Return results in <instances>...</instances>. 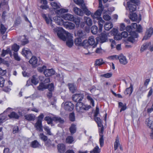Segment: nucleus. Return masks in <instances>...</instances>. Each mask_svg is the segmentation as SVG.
I'll use <instances>...</instances> for the list:
<instances>
[{"label": "nucleus", "mask_w": 153, "mask_h": 153, "mask_svg": "<svg viewBox=\"0 0 153 153\" xmlns=\"http://www.w3.org/2000/svg\"><path fill=\"white\" fill-rule=\"evenodd\" d=\"M54 32L56 33L58 36L63 41H66V45L69 47H71L73 45L71 34L65 31L62 28L56 27L53 29Z\"/></svg>", "instance_id": "obj_1"}, {"label": "nucleus", "mask_w": 153, "mask_h": 153, "mask_svg": "<svg viewBox=\"0 0 153 153\" xmlns=\"http://www.w3.org/2000/svg\"><path fill=\"white\" fill-rule=\"evenodd\" d=\"M103 11V9H98L94 14H92L91 15V16L94 19H96L98 20V23L99 25V31L101 32L103 26V24L105 22L100 17L102 12Z\"/></svg>", "instance_id": "obj_2"}, {"label": "nucleus", "mask_w": 153, "mask_h": 153, "mask_svg": "<svg viewBox=\"0 0 153 153\" xmlns=\"http://www.w3.org/2000/svg\"><path fill=\"white\" fill-rule=\"evenodd\" d=\"M89 105H86L82 102H78L76 105V111L79 113L84 112L85 111L88 110L91 108Z\"/></svg>", "instance_id": "obj_3"}, {"label": "nucleus", "mask_w": 153, "mask_h": 153, "mask_svg": "<svg viewBox=\"0 0 153 153\" xmlns=\"http://www.w3.org/2000/svg\"><path fill=\"white\" fill-rule=\"evenodd\" d=\"M62 105H64V109L67 111H72L74 107V105L70 102H66L65 103L63 102Z\"/></svg>", "instance_id": "obj_4"}, {"label": "nucleus", "mask_w": 153, "mask_h": 153, "mask_svg": "<svg viewBox=\"0 0 153 153\" xmlns=\"http://www.w3.org/2000/svg\"><path fill=\"white\" fill-rule=\"evenodd\" d=\"M99 133L100 138L99 143L100 146L101 147L103 146L104 144V139L103 138V133L104 131V127L102 126L101 128H99Z\"/></svg>", "instance_id": "obj_5"}, {"label": "nucleus", "mask_w": 153, "mask_h": 153, "mask_svg": "<svg viewBox=\"0 0 153 153\" xmlns=\"http://www.w3.org/2000/svg\"><path fill=\"white\" fill-rule=\"evenodd\" d=\"M84 95L82 94H75L73 95V100L76 102H80L83 98Z\"/></svg>", "instance_id": "obj_6"}, {"label": "nucleus", "mask_w": 153, "mask_h": 153, "mask_svg": "<svg viewBox=\"0 0 153 153\" xmlns=\"http://www.w3.org/2000/svg\"><path fill=\"white\" fill-rule=\"evenodd\" d=\"M153 33V28L150 27L147 29L144 36L143 40H147L152 35Z\"/></svg>", "instance_id": "obj_7"}, {"label": "nucleus", "mask_w": 153, "mask_h": 153, "mask_svg": "<svg viewBox=\"0 0 153 153\" xmlns=\"http://www.w3.org/2000/svg\"><path fill=\"white\" fill-rule=\"evenodd\" d=\"M76 35L78 37L85 39L87 37V35L85 31L83 30L80 29L78 30L76 33Z\"/></svg>", "instance_id": "obj_8"}, {"label": "nucleus", "mask_w": 153, "mask_h": 153, "mask_svg": "<svg viewBox=\"0 0 153 153\" xmlns=\"http://www.w3.org/2000/svg\"><path fill=\"white\" fill-rule=\"evenodd\" d=\"M34 127L37 131L40 132L43 131L42 122L41 120H37V122L34 125Z\"/></svg>", "instance_id": "obj_9"}, {"label": "nucleus", "mask_w": 153, "mask_h": 153, "mask_svg": "<svg viewBox=\"0 0 153 153\" xmlns=\"http://www.w3.org/2000/svg\"><path fill=\"white\" fill-rule=\"evenodd\" d=\"M130 36L128 38V41L132 43H133L135 42L134 38H137L138 36V34L135 31H133V32H131Z\"/></svg>", "instance_id": "obj_10"}, {"label": "nucleus", "mask_w": 153, "mask_h": 153, "mask_svg": "<svg viewBox=\"0 0 153 153\" xmlns=\"http://www.w3.org/2000/svg\"><path fill=\"white\" fill-rule=\"evenodd\" d=\"M61 17L65 20L71 21H73L74 19V16L69 13L62 14Z\"/></svg>", "instance_id": "obj_11"}, {"label": "nucleus", "mask_w": 153, "mask_h": 153, "mask_svg": "<svg viewBox=\"0 0 153 153\" xmlns=\"http://www.w3.org/2000/svg\"><path fill=\"white\" fill-rule=\"evenodd\" d=\"M130 18L132 21H136L137 22H139L141 20V16L138 18L137 14L135 13H133L130 15Z\"/></svg>", "instance_id": "obj_12"}, {"label": "nucleus", "mask_w": 153, "mask_h": 153, "mask_svg": "<svg viewBox=\"0 0 153 153\" xmlns=\"http://www.w3.org/2000/svg\"><path fill=\"white\" fill-rule=\"evenodd\" d=\"M64 26L66 29L73 30L75 28V25L74 24L71 22H65Z\"/></svg>", "instance_id": "obj_13"}, {"label": "nucleus", "mask_w": 153, "mask_h": 153, "mask_svg": "<svg viewBox=\"0 0 153 153\" xmlns=\"http://www.w3.org/2000/svg\"><path fill=\"white\" fill-rule=\"evenodd\" d=\"M118 59L119 60L120 63L122 64L126 65L128 62L126 57L122 54L119 56Z\"/></svg>", "instance_id": "obj_14"}, {"label": "nucleus", "mask_w": 153, "mask_h": 153, "mask_svg": "<svg viewBox=\"0 0 153 153\" xmlns=\"http://www.w3.org/2000/svg\"><path fill=\"white\" fill-rule=\"evenodd\" d=\"M38 59L35 56H33L29 61V63L34 67L37 65Z\"/></svg>", "instance_id": "obj_15"}, {"label": "nucleus", "mask_w": 153, "mask_h": 153, "mask_svg": "<svg viewBox=\"0 0 153 153\" xmlns=\"http://www.w3.org/2000/svg\"><path fill=\"white\" fill-rule=\"evenodd\" d=\"M55 73V71L52 69H46L44 71V74L46 76H51L54 75Z\"/></svg>", "instance_id": "obj_16"}, {"label": "nucleus", "mask_w": 153, "mask_h": 153, "mask_svg": "<svg viewBox=\"0 0 153 153\" xmlns=\"http://www.w3.org/2000/svg\"><path fill=\"white\" fill-rule=\"evenodd\" d=\"M53 19L55 21V22L58 25H63L64 26V21L60 17L58 16H56L53 18Z\"/></svg>", "instance_id": "obj_17"}, {"label": "nucleus", "mask_w": 153, "mask_h": 153, "mask_svg": "<svg viewBox=\"0 0 153 153\" xmlns=\"http://www.w3.org/2000/svg\"><path fill=\"white\" fill-rule=\"evenodd\" d=\"M22 54L27 58L29 56H31L32 54L30 50L26 48L22 49Z\"/></svg>", "instance_id": "obj_18"}, {"label": "nucleus", "mask_w": 153, "mask_h": 153, "mask_svg": "<svg viewBox=\"0 0 153 153\" xmlns=\"http://www.w3.org/2000/svg\"><path fill=\"white\" fill-rule=\"evenodd\" d=\"M6 112V111H4L3 113L0 114V125L7 119Z\"/></svg>", "instance_id": "obj_19"}, {"label": "nucleus", "mask_w": 153, "mask_h": 153, "mask_svg": "<svg viewBox=\"0 0 153 153\" xmlns=\"http://www.w3.org/2000/svg\"><path fill=\"white\" fill-rule=\"evenodd\" d=\"M108 34L105 33H102L100 34V42L103 43L106 42L107 40Z\"/></svg>", "instance_id": "obj_20"}, {"label": "nucleus", "mask_w": 153, "mask_h": 153, "mask_svg": "<svg viewBox=\"0 0 153 153\" xmlns=\"http://www.w3.org/2000/svg\"><path fill=\"white\" fill-rule=\"evenodd\" d=\"M127 5L130 12H131L136 10L137 8L136 5L131 4L130 2H127Z\"/></svg>", "instance_id": "obj_21"}, {"label": "nucleus", "mask_w": 153, "mask_h": 153, "mask_svg": "<svg viewBox=\"0 0 153 153\" xmlns=\"http://www.w3.org/2000/svg\"><path fill=\"white\" fill-rule=\"evenodd\" d=\"M58 151L60 153H64L65 151V146L63 144H59L57 146Z\"/></svg>", "instance_id": "obj_22"}, {"label": "nucleus", "mask_w": 153, "mask_h": 153, "mask_svg": "<svg viewBox=\"0 0 153 153\" xmlns=\"http://www.w3.org/2000/svg\"><path fill=\"white\" fill-rule=\"evenodd\" d=\"M85 95H87V99L88 101L90 102L93 106H94V101L91 97V94L86 92H85Z\"/></svg>", "instance_id": "obj_23"}, {"label": "nucleus", "mask_w": 153, "mask_h": 153, "mask_svg": "<svg viewBox=\"0 0 153 153\" xmlns=\"http://www.w3.org/2000/svg\"><path fill=\"white\" fill-rule=\"evenodd\" d=\"M73 10L74 13L77 15L82 16L83 14V12L80 9L76 7L74 8Z\"/></svg>", "instance_id": "obj_24"}, {"label": "nucleus", "mask_w": 153, "mask_h": 153, "mask_svg": "<svg viewBox=\"0 0 153 153\" xmlns=\"http://www.w3.org/2000/svg\"><path fill=\"white\" fill-rule=\"evenodd\" d=\"M133 90V86L131 84L130 87L126 89L125 91L124 92V93L126 95L128 94L130 95L132 92Z\"/></svg>", "instance_id": "obj_25"}, {"label": "nucleus", "mask_w": 153, "mask_h": 153, "mask_svg": "<svg viewBox=\"0 0 153 153\" xmlns=\"http://www.w3.org/2000/svg\"><path fill=\"white\" fill-rule=\"evenodd\" d=\"M25 119L27 120H34L35 118V115L32 114H27L25 116Z\"/></svg>", "instance_id": "obj_26"}, {"label": "nucleus", "mask_w": 153, "mask_h": 153, "mask_svg": "<svg viewBox=\"0 0 153 153\" xmlns=\"http://www.w3.org/2000/svg\"><path fill=\"white\" fill-rule=\"evenodd\" d=\"M84 19L86 24L88 26H91L92 25V21L91 18L87 16H85Z\"/></svg>", "instance_id": "obj_27"}, {"label": "nucleus", "mask_w": 153, "mask_h": 153, "mask_svg": "<svg viewBox=\"0 0 153 153\" xmlns=\"http://www.w3.org/2000/svg\"><path fill=\"white\" fill-rule=\"evenodd\" d=\"M87 40L90 45H94V46H95L96 45L94 38L93 36L89 37L88 38V40Z\"/></svg>", "instance_id": "obj_28"}, {"label": "nucleus", "mask_w": 153, "mask_h": 153, "mask_svg": "<svg viewBox=\"0 0 153 153\" xmlns=\"http://www.w3.org/2000/svg\"><path fill=\"white\" fill-rule=\"evenodd\" d=\"M68 86L71 92L74 93L76 89V86L73 83H68Z\"/></svg>", "instance_id": "obj_29"}, {"label": "nucleus", "mask_w": 153, "mask_h": 153, "mask_svg": "<svg viewBox=\"0 0 153 153\" xmlns=\"http://www.w3.org/2000/svg\"><path fill=\"white\" fill-rule=\"evenodd\" d=\"M113 26V25L111 22L106 23L104 26L105 29L107 30H108Z\"/></svg>", "instance_id": "obj_30"}, {"label": "nucleus", "mask_w": 153, "mask_h": 153, "mask_svg": "<svg viewBox=\"0 0 153 153\" xmlns=\"http://www.w3.org/2000/svg\"><path fill=\"white\" fill-rule=\"evenodd\" d=\"M76 125L74 124H72L69 128L71 134H73L75 133L76 131Z\"/></svg>", "instance_id": "obj_31"}, {"label": "nucleus", "mask_w": 153, "mask_h": 153, "mask_svg": "<svg viewBox=\"0 0 153 153\" xmlns=\"http://www.w3.org/2000/svg\"><path fill=\"white\" fill-rule=\"evenodd\" d=\"M45 120L47 121L48 124L51 125V126L53 125V117L52 118L49 116H47L45 118Z\"/></svg>", "instance_id": "obj_32"}, {"label": "nucleus", "mask_w": 153, "mask_h": 153, "mask_svg": "<svg viewBox=\"0 0 153 153\" xmlns=\"http://www.w3.org/2000/svg\"><path fill=\"white\" fill-rule=\"evenodd\" d=\"M9 117L10 118H14L15 119H18L19 116L15 112H12L10 114L8 115Z\"/></svg>", "instance_id": "obj_33"}, {"label": "nucleus", "mask_w": 153, "mask_h": 153, "mask_svg": "<svg viewBox=\"0 0 153 153\" xmlns=\"http://www.w3.org/2000/svg\"><path fill=\"white\" fill-rule=\"evenodd\" d=\"M31 79V83L35 85H36L39 83V80L36 76H33Z\"/></svg>", "instance_id": "obj_34"}, {"label": "nucleus", "mask_w": 153, "mask_h": 153, "mask_svg": "<svg viewBox=\"0 0 153 153\" xmlns=\"http://www.w3.org/2000/svg\"><path fill=\"white\" fill-rule=\"evenodd\" d=\"M94 119L97 124L98 127H100L101 128L102 126H103V125H102L101 120L100 118L97 117V116L94 117Z\"/></svg>", "instance_id": "obj_35"}, {"label": "nucleus", "mask_w": 153, "mask_h": 153, "mask_svg": "<svg viewBox=\"0 0 153 153\" xmlns=\"http://www.w3.org/2000/svg\"><path fill=\"white\" fill-rule=\"evenodd\" d=\"M150 45V42H146L142 46L140 51H141L143 52L145 51V50L149 48V46Z\"/></svg>", "instance_id": "obj_36"}, {"label": "nucleus", "mask_w": 153, "mask_h": 153, "mask_svg": "<svg viewBox=\"0 0 153 153\" xmlns=\"http://www.w3.org/2000/svg\"><path fill=\"white\" fill-rule=\"evenodd\" d=\"M91 30L92 33L94 34H96L98 32L99 33L101 32H99V29L98 30V27L96 25H93L91 27Z\"/></svg>", "instance_id": "obj_37"}, {"label": "nucleus", "mask_w": 153, "mask_h": 153, "mask_svg": "<svg viewBox=\"0 0 153 153\" xmlns=\"http://www.w3.org/2000/svg\"><path fill=\"white\" fill-rule=\"evenodd\" d=\"M118 106L119 107H121V108L120 111V112H121L122 111L125 110L127 108L126 104L125 103L123 104L122 102H119Z\"/></svg>", "instance_id": "obj_38"}, {"label": "nucleus", "mask_w": 153, "mask_h": 153, "mask_svg": "<svg viewBox=\"0 0 153 153\" xmlns=\"http://www.w3.org/2000/svg\"><path fill=\"white\" fill-rule=\"evenodd\" d=\"M120 145L119 139L118 137H117L114 143V148L115 150H116L118 148L119 145Z\"/></svg>", "instance_id": "obj_39"}, {"label": "nucleus", "mask_w": 153, "mask_h": 153, "mask_svg": "<svg viewBox=\"0 0 153 153\" xmlns=\"http://www.w3.org/2000/svg\"><path fill=\"white\" fill-rule=\"evenodd\" d=\"M53 120L56 122H59L61 123H64V120L60 117H53Z\"/></svg>", "instance_id": "obj_40"}, {"label": "nucleus", "mask_w": 153, "mask_h": 153, "mask_svg": "<svg viewBox=\"0 0 153 153\" xmlns=\"http://www.w3.org/2000/svg\"><path fill=\"white\" fill-rule=\"evenodd\" d=\"M82 38L79 37L76 38L75 40V44L76 45L81 46L82 44Z\"/></svg>", "instance_id": "obj_41"}, {"label": "nucleus", "mask_w": 153, "mask_h": 153, "mask_svg": "<svg viewBox=\"0 0 153 153\" xmlns=\"http://www.w3.org/2000/svg\"><path fill=\"white\" fill-rule=\"evenodd\" d=\"M7 28L5 27L4 25L1 24L0 25V31L2 34H4Z\"/></svg>", "instance_id": "obj_42"}, {"label": "nucleus", "mask_w": 153, "mask_h": 153, "mask_svg": "<svg viewBox=\"0 0 153 153\" xmlns=\"http://www.w3.org/2000/svg\"><path fill=\"white\" fill-rule=\"evenodd\" d=\"M105 63V62L103 61L102 59H97L95 61V65H96L100 66Z\"/></svg>", "instance_id": "obj_43"}, {"label": "nucleus", "mask_w": 153, "mask_h": 153, "mask_svg": "<svg viewBox=\"0 0 153 153\" xmlns=\"http://www.w3.org/2000/svg\"><path fill=\"white\" fill-rule=\"evenodd\" d=\"M31 146L33 148L38 147L40 146V144L36 140H35L31 143Z\"/></svg>", "instance_id": "obj_44"}, {"label": "nucleus", "mask_w": 153, "mask_h": 153, "mask_svg": "<svg viewBox=\"0 0 153 153\" xmlns=\"http://www.w3.org/2000/svg\"><path fill=\"white\" fill-rule=\"evenodd\" d=\"M100 149L98 146H96L93 149L90 151V153H100Z\"/></svg>", "instance_id": "obj_45"}, {"label": "nucleus", "mask_w": 153, "mask_h": 153, "mask_svg": "<svg viewBox=\"0 0 153 153\" xmlns=\"http://www.w3.org/2000/svg\"><path fill=\"white\" fill-rule=\"evenodd\" d=\"M74 141V138L72 136H68L66 138V142L67 143L71 144Z\"/></svg>", "instance_id": "obj_46"}, {"label": "nucleus", "mask_w": 153, "mask_h": 153, "mask_svg": "<svg viewBox=\"0 0 153 153\" xmlns=\"http://www.w3.org/2000/svg\"><path fill=\"white\" fill-rule=\"evenodd\" d=\"M51 4L54 9H57L60 8V5L59 4H58L56 2H52L51 3Z\"/></svg>", "instance_id": "obj_47"}, {"label": "nucleus", "mask_w": 153, "mask_h": 153, "mask_svg": "<svg viewBox=\"0 0 153 153\" xmlns=\"http://www.w3.org/2000/svg\"><path fill=\"white\" fill-rule=\"evenodd\" d=\"M73 21H74L76 26L78 27L79 26L80 22V19L78 17L74 18V19Z\"/></svg>", "instance_id": "obj_48"}, {"label": "nucleus", "mask_w": 153, "mask_h": 153, "mask_svg": "<svg viewBox=\"0 0 153 153\" xmlns=\"http://www.w3.org/2000/svg\"><path fill=\"white\" fill-rule=\"evenodd\" d=\"M12 50L14 51L15 53H16L19 50V45L15 44L13 45L12 46Z\"/></svg>", "instance_id": "obj_49"}, {"label": "nucleus", "mask_w": 153, "mask_h": 153, "mask_svg": "<svg viewBox=\"0 0 153 153\" xmlns=\"http://www.w3.org/2000/svg\"><path fill=\"white\" fill-rule=\"evenodd\" d=\"M40 138L44 141H47L48 140V137L47 136L44 135L43 133H41L39 135Z\"/></svg>", "instance_id": "obj_50"}, {"label": "nucleus", "mask_w": 153, "mask_h": 153, "mask_svg": "<svg viewBox=\"0 0 153 153\" xmlns=\"http://www.w3.org/2000/svg\"><path fill=\"white\" fill-rule=\"evenodd\" d=\"M90 45L88 42L87 40H84L82 42L81 46L85 48H86Z\"/></svg>", "instance_id": "obj_51"}, {"label": "nucleus", "mask_w": 153, "mask_h": 153, "mask_svg": "<svg viewBox=\"0 0 153 153\" xmlns=\"http://www.w3.org/2000/svg\"><path fill=\"white\" fill-rule=\"evenodd\" d=\"M37 88L38 90H42L43 89L46 88V87L44 83L42 82L39 84V85L37 87Z\"/></svg>", "instance_id": "obj_52"}, {"label": "nucleus", "mask_w": 153, "mask_h": 153, "mask_svg": "<svg viewBox=\"0 0 153 153\" xmlns=\"http://www.w3.org/2000/svg\"><path fill=\"white\" fill-rule=\"evenodd\" d=\"M46 67L45 65H43L42 67H39L37 68V70L38 71L40 72H43L44 73V71L46 70Z\"/></svg>", "instance_id": "obj_53"}, {"label": "nucleus", "mask_w": 153, "mask_h": 153, "mask_svg": "<svg viewBox=\"0 0 153 153\" xmlns=\"http://www.w3.org/2000/svg\"><path fill=\"white\" fill-rule=\"evenodd\" d=\"M70 120L72 122H74L75 120V116L74 114V113H70L69 114Z\"/></svg>", "instance_id": "obj_54"}, {"label": "nucleus", "mask_w": 153, "mask_h": 153, "mask_svg": "<svg viewBox=\"0 0 153 153\" xmlns=\"http://www.w3.org/2000/svg\"><path fill=\"white\" fill-rule=\"evenodd\" d=\"M48 88L50 91H53L54 90V86L53 83L49 84L48 85Z\"/></svg>", "instance_id": "obj_55"}, {"label": "nucleus", "mask_w": 153, "mask_h": 153, "mask_svg": "<svg viewBox=\"0 0 153 153\" xmlns=\"http://www.w3.org/2000/svg\"><path fill=\"white\" fill-rule=\"evenodd\" d=\"M45 20L47 24H50V25L52 28L54 27L52 23V20L50 18L47 17Z\"/></svg>", "instance_id": "obj_56"}, {"label": "nucleus", "mask_w": 153, "mask_h": 153, "mask_svg": "<svg viewBox=\"0 0 153 153\" xmlns=\"http://www.w3.org/2000/svg\"><path fill=\"white\" fill-rule=\"evenodd\" d=\"M44 128L45 130L47 132L48 134H49V135H52V134L51 132L50 131V129L48 127L45 126L44 127Z\"/></svg>", "instance_id": "obj_57"}, {"label": "nucleus", "mask_w": 153, "mask_h": 153, "mask_svg": "<svg viewBox=\"0 0 153 153\" xmlns=\"http://www.w3.org/2000/svg\"><path fill=\"white\" fill-rule=\"evenodd\" d=\"M122 38V35L120 33H118L117 34L114 36V39L115 40H120Z\"/></svg>", "instance_id": "obj_58"}, {"label": "nucleus", "mask_w": 153, "mask_h": 153, "mask_svg": "<svg viewBox=\"0 0 153 153\" xmlns=\"http://www.w3.org/2000/svg\"><path fill=\"white\" fill-rule=\"evenodd\" d=\"M133 29L131 26H127L126 27V30L129 33V34H130L131 32H133V31H132Z\"/></svg>", "instance_id": "obj_59"}, {"label": "nucleus", "mask_w": 153, "mask_h": 153, "mask_svg": "<svg viewBox=\"0 0 153 153\" xmlns=\"http://www.w3.org/2000/svg\"><path fill=\"white\" fill-rule=\"evenodd\" d=\"M13 56L15 59L18 61L20 60V58L18 56V53H14L13 54Z\"/></svg>", "instance_id": "obj_60"}, {"label": "nucleus", "mask_w": 153, "mask_h": 153, "mask_svg": "<svg viewBox=\"0 0 153 153\" xmlns=\"http://www.w3.org/2000/svg\"><path fill=\"white\" fill-rule=\"evenodd\" d=\"M74 2L77 4L80 5L82 3H83V0H73Z\"/></svg>", "instance_id": "obj_61"}, {"label": "nucleus", "mask_w": 153, "mask_h": 153, "mask_svg": "<svg viewBox=\"0 0 153 153\" xmlns=\"http://www.w3.org/2000/svg\"><path fill=\"white\" fill-rule=\"evenodd\" d=\"M4 79L3 77L0 76V87H2L4 86Z\"/></svg>", "instance_id": "obj_62"}, {"label": "nucleus", "mask_w": 153, "mask_h": 153, "mask_svg": "<svg viewBox=\"0 0 153 153\" xmlns=\"http://www.w3.org/2000/svg\"><path fill=\"white\" fill-rule=\"evenodd\" d=\"M119 56L117 55L111 56L108 57V58L110 59L114 60L118 59Z\"/></svg>", "instance_id": "obj_63"}, {"label": "nucleus", "mask_w": 153, "mask_h": 153, "mask_svg": "<svg viewBox=\"0 0 153 153\" xmlns=\"http://www.w3.org/2000/svg\"><path fill=\"white\" fill-rule=\"evenodd\" d=\"M120 33L122 38H126L128 35V33L126 31H123Z\"/></svg>", "instance_id": "obj_64"}]
</instances>
